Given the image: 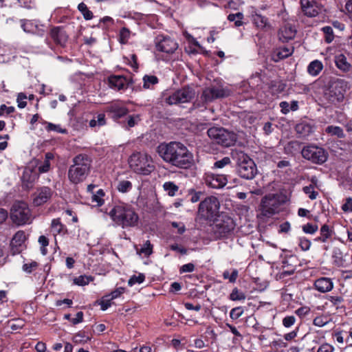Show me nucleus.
Returning <instances> with one entry per match:
<instances>
[{"label": "nucleus", "instance_id": "1", "mask_svg": "<svg viewBox=\"0 0 352 352\" xmlns=\"http://www.w3.org/2000/svg\"><path fill=\"white\" fill-rule=\"evenodd\" d=\"M157 152L164 162L180 168H187L193 164L192 154L179 142L160 144Z\"/></svg>", "mask_w": 352, "mask_h": 352}, {"label": "nucleus", "instance_id": "2", "mask_svg": "<svg viewBox=\"0 0 352 352\" xmlns=\"http://www.w3.org/2000/svg\"><path fill=\"white\" fill-rule=\"evenodd\" d=\"M100 210L109 214L111 219L122 228L135 226L139 220V217L134 210L123 203L114 206L109 212L107 208H100Z\"/></svg>", "mask_w": 352, "mask_h": 352}, {"label": "nucleus", "instance_id": "3", "mask_svg": "<svg viewBox=\"0 0 352 352\" xmlns=\"http://www.w3.org/2000/svg\"><path fill=\"white\" fill-rule=\"evenodd\" d=\"M73 162L68 170V177L72 183L78 184L89 175L91 160L88 155L79 154L73 159Z\"/></svg>", "mask_w": 352, "mask_h": 352}, {"label": "nucleus", "instance_id": "4", "mask_svg": "<svg viewBox=\"0 0 352 352\" xmlns=\"http://www.w3.org/2000/svg\"><path fill=\"white\" fill-rule=\"evenodd\" d=\"M212 222L211 234L216 240L228 237L235 227L234 220L224 212L219 214Z\"/></svg>", "mask_w": 352, "mask_h": 352}, {"label": "nucleus", "instance_id": "5", "mask_svg": "<svg viewBox=\"0 0 352 352\" xmlns=\"http://www.w3.org/2000/svg\"><path fill=\"white\" fill-rule=\"evenodd\" d=\"M130 168L136 173L147 175L154 170L152 158L146 153L136 152L129 159Z\"/></svg>", "mask_w": 352, "mask_h": 352}, {"label": "nucleus", "instance_id": "6", "mask_svg": "<svg viewBox=\"0 0 352 352\" xmlns=\"http://www.w3.org/2000/svg\"><path fill=\"white\" fill-rule=\"evenodd\" d=\"M208 137L216 144L225 147H229L234 144L236 135L223 127L212 126L208 129Z\"/></svg>", "mask_w": 352, "mask_h": 352}, {"label": "nucleus", "instance_id": "7", "mask_svg": "<svg viewBox=\"0 0 352 352\" xmlns=\"http://www.w3.org/2000/svg\"><path fill=\"white\" fill-rule=\"evenodd\" d=\"M31 212L27 203L20 200L14 204L10 211V218L14 223L24 225L29 222Z\"/></svg>", "mask_w": 352, "mask_h": 352}, {"label": "nucleus", "instance_id": "8", "mask_svg": "<svg viewBox=\"0 0 352 352\" xmlns=\"http://www.w3.org/2000/svg\"><path fill=\"white\" fill-rule=\"evenodd\" d=\"M220 203L219 199H204L199 206V215L209 221H212L219 212Z\"/></svg>", "mask_w": 352, "mask_h": 352}, {"label": "nucleus", "instance_id": "9", "mask_svg": "<svg viewBox=\"0 0 352 352\" xmlns=\"http://www.w3.org/2000/svg\"><path fill=\"white\" fill-rule=\"evenodd\" d=\"M346 82L343 80H337L329 87L326 93L327 98L333 104L342 102L344 98Z\"/></svg>", "mask_w": 352, "mask_h": 352}, {"label": "nucleus", "instance_id": "10", "mask_svg": "<svg viewBox=\"0 0 352 352\" xmlns=\"http://www.w3.org/2000/svg\"><path fill=\"white\" fill-rule=\"evenodd\" d=\"M195 96L193 88L185 87L175 91L172 95L166 98L165 101L170 105L179 104L190 102Z\"/></svg>", "mask_w": 352, "mask_h": 352}, {"label": "nucleus", "instance_id": "11", "mask_svg": "<svg viewBox=\"0 0 352 352\" xmlns=\"http://www.w3.org/2000/svg\"><path fill=\"white\" fill-rule=\"evenodd\" d=\"M301 153L304 158L320 164L325 162L328 157L324 148L314 145L305 146Z\"/></svg>", "mask_w": 352, "mask_h": 352}, {"label": "nucleus", "instance_id": "12", "mask_svg": "<svg viewBox=\"0 0 352 352\" xmlns=\"http://www.w3.org/2000/svg\"><path fill=\"white\" fill-rule=\"evenodd\" d=\"M280 202L278 199H262L258 216L270 217L278 212Z\"/></svg>", "mask_w": 352, "mask_h": 352}, {"label": "nucleus", "instance_id": "13", "mask_svg": "<svg viewBox=\"0 0 352 352\" xmlns=\"http://www.w3.org/2000/svg\"><path fill=\"white\" fill-rule=\"evenodd\" d=\"M225 96V91L219 87H209L205 88L200 96V102L202 103L201 106L205 104L210 102L217 98H223Z\"/></svg>", "mask_w": 352, "mask_h": 352}, {"label": "nucleus", "instance_id": "14", "mask_svg": "<svg viewBox=\"0 0 352 352\" xmlns=\"http://www.w3.org/2000/svg\"><path fill=\"white\" fill-rule=\"evenodd\" d=\"M177 47V43L170 37L158 36L156 39V49L157 51L172 54Z\"/></svg>", "mask_w": 352, "mask_h": 352}, {"label": "nucleus", "instance_id": "15", "mask_svg": "<svg viewBox=\"0 0 352 352\" xmlns=\"http://www.w3.org/2000/svg\"><path fill=\"white\" fill-rule=\"evenodd\" d=\"M297 30L294 22H285L278 31L279 39L283 42H287L294 38Z\"/></svg>", "mask_w": 352, "mask_h": 352}, {"label": "nucleus", "instance_id": "16", "mask_svg": "<svg viewBox=\"0 0 352 352\" xmlns=\"http://www.w3.org/2000/svg\"><path fill=\"white\" fill-rule=\"evenodd\" d=\"M303 13L309 17L317 16L320 10L316 0H300Z\"/></svg>", "mask_w": 352, "mask_h": 352}, {"label": "nucleus", "instance_id": "17", "mask_svg": "<svg viewBox=\"0 0 352 352\" xmlns=\"http://www.w3.org/2000/svg\"><path fill=\"white\" fill-rule=\"evenodd\" d=\"M50 36L56 44L65 46L68 40V35L63 27H54L50 31Z\"/></svg>", "mask_w": 352, "mask_h": 352}, {"label": "nucleus", "instance_id": "18", "mask_svg": "<svg viewBox=\"0 0 352 352\" xmlns=\"http://www.w3.org/2000/svg\"><path fill=\"white\" fill-rule=\"evenodd\" d=\"M314 287L320 293H327L333 289L334 283L331 278L320 277L314 281Z\"/></svg>", "mask_w": 352, "mask_h": 352}, {"label": "nucleus", "instance_id": "19", "mask_svg": "<svg viewBox=\"0 0 352 352\" xmlns=\"http://www.w3.org/2000/svg\"><path fill=\"white\" fill-rule=\"evenodd\" d=\"M106 112L109 113L113 119L118 120L126 116L129 110L120 103L115 102L106 107Z\"/></svg>", "mask_w": 352, "mask_h": 352}, {"label": "nucleus", "instance_id": "20", "mask_svg": "<svg viewBox=\"0 0 352 352\" xmlns=\"http://www.w3.org/2000/svg\"><path fill=\"white\" fill-rule=\"evenodd\" d=\"M109 85L111 88L122 90L128 87L129 81L124 76L112 75L108 78Z\"/></svg>", "mask_w": 352, "mask_h": 352}, {"label": "nucleus", "instance_id": "21", "mask_svg": "<svg viewBox=\"0 0 352 352\" xmlns=\"http://www.w3.org/2000/svg\"><path fill=\"white\" fill-rule=\"evenodd\" d=\"M256 174L254 162L248 156L243 155V179H252Z\"/></svg>", "mask_w": 352, "mask_h": 352}, {"label": "nucleus", "instance_id": "22", "mask_svg": "<svg viewBox=\"0 0 352 352\" xmlns=\"http://www.w3.org/2000/svg\"><path fill=\"white\" fill-rule=\"evenodd\" d=\"M295 129L296 133L302 138L307 137L314 132L313 126L305 122L298 123Z\"/></svg>", "mask_w": 352, "mask_h": 352}, {"label": "nucleus", "instance_id": "23", "mask_svg": "<svg viewBox=\"0 0 352 352\" xmlns=\"http://www.w3.org/2000/svg\"><path fill=\"white\" fill-rule=\"evenodd\" d=\"M335 64L343 72H349L351 67V64L347 61L346 57L342 54L335 56Z\"/></svg>", "mask_w": 352, "mask_h": 352}, {"label": "nucleus", "instance_id": "24", "mask_svg": "<svg viewBox=\"0 0 352 352\" xmlns=\"http://www.w3.org/2000/svg\"><path fill=\"white\" fill-rule=\"evenodd\" d=\"M294 52V47H282L277 49L273 55V60L276 62L291 56Z\"/></svg>", "mask_w": 352, "mask_h": 352}, {"label": "nucleus", "instance_id": "25", "mask_svg": "<svg viewBox=\"0 0 352 352\" xmlns=\"http://www.w3.org/2000/svg\"><path fill=\"white\" fill-rule=\"evenodd\" d=\"M51 227L56 234H65L67 232L66 226L61 223L59 218L54 219L52 221Z\"/></svg>", "mask_w": 352, "mask_h": 352}, {"label": "nucleus", "instance_id": "26", "mask_svg": "<svg viewBox=\"0 0 352 352\" xmlns=\"http://www.w3.org/2000/svg\"><path fill=\"white\" fill-rule=\"evenodd\" d=\"M322 68V63L320 60H316L309 63L307 72L310 75L316 76L319 74Z\"/></svg>", "mask_w": 352, "mask_h": 352}, {"label": "nucleus", "instance_id": "27", "mask_svg": "<svg viewBox=\"0 0 352 352\" xmlns=\"http://www.w3.org/2000/svg\"><path fill=\"white\" fill-rule=\"evenodd\" d=\"M332 235V231L329 226L324 224L320 228V236L314 240L318 242L325 243Z\"/></svg>", "mask_w": 352, "mask_h": 352}, {"label": "nucleus", "instance_id": "28", "mask_svg": "<svg viewBox=\"0 0 352 352\" xmlns=\"http://www.w3.org/2000/svg\"><path fill=\"white\" fill-rule=\"evenodd\" d=\"M26 240L25 233L23 230L17 231L15 234L13 236L12 239L11 241V245L15 247L21 246L22 244Z\"/></svg>", "mask_w": 352, "mask_h": 352}, {"label": "nucleus", "instance_id": "29", "mask_svg": "<svg viewBox=\"0 0 352 352\" xmlns=\"http://www.w3.org/2000/svg\"><path fill=\"white\" fill-rule=\"evenodd\" d=\"M325 132L331 135L336 136L338 138H344L345 137L342 129L338 126H328L325 129Z\"/></svg>", "mask_w": 352, "mask_h": 352}, {"label": "nucleus", "instance_id": "30", "mask_svg": "<svg viewBox=\"0 0 352 352\" xmlns=\"http://www.w3.org/2000/svg\"><path fill=\"white\" fill-rule=\"evenodd\" d=\"M163 188L170 197L176 195V192L179 190V187L173 182H165Z\"/></svg>", "mask_w": 352, "mask_h": 352}, {"label": "nucleus", "instance_id": "31", "mask_svg": "<svg viewBox=\"0 0 352 352\" xmlns=\"http://www.w3.org/2000/svg\"><path fill=\"white\" fill-rule=\"evenodd\" d=\"M36 176V175L35 174H32L30 169L25 170L23 172L22 180L26 188H29V184H32L34 182Z\"/></svg>", "mask_w": 352, "mask_h": 352}, {"label": "nucleus", "instance_id": "32", "mask_svg": "<svg viewBox=\"0 0 352 352\" xmlns=\"http://www.w3.org/2000/svg\"><path fill=\"white\" fill-rule=\"evenodd\" d=\"M252 21L257 28L261 29L265 28L268 24L267 19L265 16L258 14L252 15Z\"/></svg>", "mask_w": 352, "mask_h": 352}, {"label": "nucleus", "instance_id": "33", "mask_svg": "<svg viewBox=\"0 0 352 352\" xmlns=\"http://www.w3.org/2000/svg\"><path fill=\"white\" fill-rule=\"evenodd\" d=\"M106 124L105 115L104 113L98 114L92 120L89 121V126L91 127H96L97 126H101Z\"/></svg>", "mask_w": 352, "mask_h": 352}, {"label": "nucleus", "instance_id": "34", "mask_svg": "<svg viewBox=\"0 0 352 352\" xmlns=\"http://www.w3.org/2000/svg\"><path fill=\"white\" fill-rule=\"evenodd\" d=\"M78 9L82 14L85 20H90L93 18L92 12L88 9L87 5L83 2L78 4Z\"/></svg>", "mask_w": 352, "mask_h": 352}, {"label": "nucleus", "instance_id": "35", "mask_svg": "<svg viewBox=\"0 0 352 352\" xmlns=\"http://www.w3.org/2000/svg\"><path fill=\"white\" fill-rule=\"evenodd\" d=\"M93 278L91 276H88L86 275H81L78 277H76L74 279V284L79 286H85L88 285L91 281L93 280Z\"/></svg>", "mask_w": 352, "mask_h": 352}, {"label": "nucleus", "instance_id": "36", "mask_svg": "<svg viewBox=\"0 0 352 352\" xmlns=\"http://www.w3.org/2000/svg\"><path fill=\"white\" fill-rule=\"evenodd\" d=\"M38 193L36 198H51L54 195V191L49 187L43 186L38 190Z\"/></svg>", "mask_w": 352, "mask_h": 352}, {"label": "nucleus", "instance_id": "37", "mask_svg": "<svg viewBox=\"0 0 352 352\" xmlns=\"http://www.w3.org/2000/svg\"><path fill=\"white\" fill-rule=\"evenodd\" d=\"M143 87L145 89H149L151 85H155L158 82V78L155 76L146 75L143 78Z\"/></svg>", "mask_w": 352, "mask_h": 352}, {"label": "nucleus", "instance_id": "38", "mask_svg": "<svg viewBox=\"0 0 352 352\" xmlns=\"http://www.w3.org/2000/svg\"><path fill=\"white\" fill-rule=\"evenodd\" d=\"M74 342L75 343H86L91 340V338L85 334V331H79L74 336Z\"/></svg>", "mask_w": 352, "mask_h": 352}, {"label": "nucleus", "instance_id": "39", "mask_svg": "<svg viewBox=\"0 0 352 352\" xmlns=\"http://www.w3.org/2000/svg\"><path fill=\"white\" fill-rule=\"evenodd\" d=\"M111 298L110 297V295H105L104 296L101 300L98 302V304L100 305V309L102 311L107 310L109 307L111 306L112 304Z\"/></svg>", "mask_w": 352, "mask_h": 352}, {"label": "nucleus", "instance_id": "40", "mask_svg": "<svg viewBox=\"0 0 352 352\" xmlns=\"http://www.w3.org/2000/svg\"><path fill=\"white\" fill-rule=\"evenodd\" d=\"M132 188V184L127 180H122L118 182L117 189L121 192H126Z\"/></svg>", "mask_w": 352, "mask_h": 352}, {"label": "nucleus", "instance_id": "41", "mask_svg": "<svg viewBox=\"0 0 352 352\" xmlns=\"http://www.w3.org/2000/svg\"><path fill=\"white\" fill-rule=\"evenodd\" d=\"M228 19L230 21H234L236 27H239L242 25V13L239 12L236 14H230Z\"/></svg>", "mask_w": 352, "mask_h": 352}, {"label": "nucleus", "instance_id": "42", "mask_svg": "<svg viewBox=\"0 0 352 352\" xmlns=\"http://www.w3.org/2000/svg\"><path fill=\"white\" fill-rule=\"evenodd\" d=\"M145 280V275L144 274H139L138 276L133 275L132 276L129 281L128 285L129 286H133L136 283L140 284L142 283Z\"/></svg>", "mask_w": 352, "mask_h": 352}, {"label": "nucleus", "instance_id": "43", "mask_svg": "<svg viewBox=\"0 0 352 352\" xmlns=\"http://www.w3.org/2000/svg\"><path fill=\"white\" fill-rule=\"evenodd\" d=\"M140 252L146 256H150L153 253V245L150 241H146L140 248Z\"/></svg>", "mask_w": 352, "mask_h": 352}, {"label": "nucleus", "instance_id": "44", "mask_svg": "<svg viewBox=\"0 0 352 352\" xmlns=\"http://www.w3.org/2000/svg\"><path fill=\"white\" fill-rule=\"evenodd\" d=\"M227 179L225 176L220 177V183H218V179L214 178V176L212 177L211 181H210V185L212 188H221L224 186V185L226 184Z\"/></svg>", "mask_w": 352, "mask_h": 352}, {"label": "nucleus", "instance_id": "45", "mask_svg": "<svg viewBox=\"0 0 352 352\" xmlns=\"http://www.w3.org/2000/svg\"><path fill=\"white\" fill-rule=\"evenodd\" d=\"M303 191L309 196V198H316L318 192L315 190V186L313 184L303 187Z\"/></svg>", "mask_w": 352, "mask_h": 352}, {"label": "nucleus", "instance_id": "46", "mask_svg": "<svg viewBox=\"0 0 352 352\" xmlns=\"http://www.w3.org/2000/svg\"><path fill=\"white\" fill-rule=\"evenodd\" d=\"M322 30L325 34V41L329 43H331L334 38L332 28L330 26H325L322 28Z\"/></svg>", "mask_w": 352, "mask_h": 352}, {"label": "nucleus", "instance_id": "47", "mask_svg": "<svg viewBox=\"0 0 352 352\" xmlns=\"http://www.w3.org/2000/svg\"><path fill=\"white\" fill-rule=\"evenodd\" d=\"M130 36V31L126 28H122L120 31V42L121 43H126Z\"/></svg>", "mask_w": 352, "mask_h": 352}, {"label": "nucleus", "instance_id": "48", "mask_svg": "<svg viewBox=\"0 0 352 352\" xmlns=\"http://www.w3.org/2000/svg\"><path fill=\"white\" fill-rule=\"evenodd\" d=\"M231 161L230 157H225L220 160L216 161L214 163L213 168H223L226 165L230 164Z\"/></svg>", "mask_w": 352, "mask_h": 352}, {"label": "nucleus", "instance_id": "49", "mask_svg": "<svg viewBox=\"0 0 352 352\" xmlns=\"http://www.w3.org/2000/svg\"><path fill=\"white\" fill-rule=\"evenodd\" d=\"M223 276L225 279H229L230 283H234L238 276V272L234 270L230 274L228 271H225L223 274Z\"/></svg>", "mask_w": 352, "mask_h": 352}, {"label": "nucleus", "instance_id": "50", "mask_svg": "<svg viewBox=\"0 0 352 352\" xmlns=\"http://www.w3.org/2000/svg\"><path fill=\"white\" fill-rule=\"evenodd\" d=\"M318 229L317 225H313L311 223H307L302 226V230L307 234H314Z\"/></svg>", "mask_w": 352, "mask_h": 352}, {"label": "nucleus", "instance_id": "51", "mask_svg": "<svg viewBox=\"0 0 352 352\" xmlns=\"http://www.w3.org/2000/svg\"><path fill=\"white\" fill-rule=\"evenodd\" d=\"M195 266L192 263H188L183 265L179 268V273L184 274L186 272H192L195 270Z\"/></svg>", "mask_w": 352, "mask_h": 352}, {"label": "nucleus", "instance_id": "52", "mask_svg": "<svg viewBox=\"0 0 352 352\" xmlns=\"http://www.w3.org/2000/svg\"><path fill=\"white\" fill-rule=\"evenodd\" d=\"M140 120L138 115L129 116L127 118V126L128 127H133Z\"/></svg>", "mask_w": 352, "mask_h": 352}, {"label": "nucleus", "instance_id": "53", "mask_svg": "<svg viewBox=\"0 0 352 352\" xmlns=\"http://www.w3.org/2000/svg\"><path fill=\"white\" fill-rule=\"evenodd\" d=\"M299 246L303 251H307L310 248L311 242L307 239L302 237L299 239Z\"/></svg>", "mask_w": 352, "mask_h": 352}, {"label": "nucleus", "instance_id": "54", "mask_svg": "<svg viewBox=\"0 0 352 352\" xmlns=\"http://www.w3.org/2000/svg\"><path fill=\"white\" fill-rule=\"evenodd\" d=\"M27 99V96L23 93H19L17 96V102L18 107L21 109L24 108L27 105V102L25 100Z\"/></svg>", "mask_w": 352, "mask_h": 352}, {"label": "nucleus", "instance_id": "55", "mask_svg": "<svg viewBox=\"0 0 352 352\" xmlns=\"http://www.w3.org/2000/svg\"><path fill=\"white\" fill-rule=\"evenodd\" d=\"M296 322V318L294 316H288L283 319V324L288 328L292 326Z\"/></svg>", "mask_w": 352, "mask_h": 352}, {"label": "nucleus", "instance_id": "56", "mask_svg": "<svg viewBox=\"0 0 352 352\" xmlns=\"http://www.w3.org/2000/svg\"><path fill=\"white\" fill-rule=\"evenodd\" d=\"M328 322L327 318L324 316H318L314 318V324L317 327H324L325 324H327Z\"/></svg>", "mask_w": 352, "mask_h": 352}, {"label": "nucleus", "instance_id": "57", "mask_svg": "<svg viewBox=\"0 0 352 352\" xmlns=\"http://www.w3.org/2000/svg\"><path fill=\"white\" fill-rule=\"evenodd\" d=\"M327 300L334 306H338L344 300L342 297L338 296H329Z\"/></svg>", "mask_w": 352, "mask_h": 352}, {"label": "nucleus", "instance_id": "58", "mask_svg": "<svg viewBox=\"0 0 352 352\" xmlns=\"http://www.w3.org/2000/svg\"><path fill=\"white\" fill-rule=\"evenodd\" d=\"M38 266V263L36 261H32L30 263H25L23 265V270L27 273H31Z\"/></svg>", "mask_w": 352, "mask_h": 352}, {"label": "nucleus", "instance_id": "59", "mask_svg": "<svg viewBox=\"0 0 352 352\" xmlns=\"http://www.w3.org/2000/svg\"><path fill=\"white\" fill-rule=\"evenodd\" d=\"M21 28L25 32H32L33 24L31 21L28 20H21Z\"/></svg>", "mask_w": 352, "mask_h": 352}, {"label": "nucleus", "instance_id": "60", "mask_svg": "<svg viewBox=\"0 0 352 352\" xmlns=\"http://www.w3.org/2000/svg\"><path fill=\"white\" fill-rule=\"evenodd\" d=\"M125 291V288L122 287H120L114 289L109 294L111 299L114 300L118 297H120Z\"/></svg>", "mask_w": 352, "mask_h": 352}, {"label": "nucleus", "instance_id": "61", "mask_svg": "<svg viewBox=\"0 0 352 352\" xmlns=\"http://www.w3.org/2000/svg\"><path fill=\"white\" fill-rule=\"evenodd\" d=\"M46 129L47 131H58L60 133H65L66 132V130L65 129H62L59 125H56V124H52V123H47V125L46 126Z\"/></svg>", "mask_w": 352, "mask_h": 352}, {"label": "nucleus", "instance_id": "62", "mask_svg": "<svg viewBox=\"0 0 352 352\" xmlns=\"http://www.w3.org/2000/svg\"><path fill=\"white\" fill-rule=\"evenodd\" d=\"M241 315L242 309H241V307L233 308L230 313V316L233 320L239 318Z\"/></svg>", "mask_w": 352, "mask_h": 352}, {"label": "nucleus", "instance_id": "63", "mask_svg": "<svg viewBox=\"0 0 352 352\" xmlns=\"http://www.w3.org/2000/svg\"><path fill=\"white\" fill-rule=\"evenodd\" d=\"M310 312L308 307H301L296 310L295 313L300 318L305 317Z\"/></svg>", "mask_w": 352, "mask_h": 352}, {"label": "nucleus", "instance_id": "64", "mask_svg": "<svg viewBox=\"0 0 352 352\" xmlns=\"http://www.w3.org/2000/svg\"><path fill=\"white\" fill-rule=\"evenodd\" d=\"M333 350L334 348L331 345L323 344L319 347L317 352H333Z\"/></svg>", "mask_w": 352, "mask_h": 352}]
</instances>
